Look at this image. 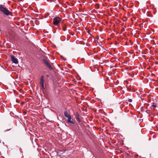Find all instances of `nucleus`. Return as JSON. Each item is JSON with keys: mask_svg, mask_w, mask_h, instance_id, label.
Masks as SVG:
<instances>
[{"mask_svg": "<svg viewBox=\"0 0 158 158\" xmlns=\"http://www.w3.org/2000/svg\"><path fill=\"white\" fill-rule=\"evenodd\" d=\"M0 11L6 15L12 16V13L10 12L7 8L4 7L2 5L0 4Z\"/></svg>", "mask_w": 158, "mask_h": 158, "instance_id": "nucleus-1", "label": "nucleus"}, {"mask_svg": "<svg viewBox=\"0 0 158 158\" xmlns=\"http://www.w3.org/2000/svg\"><path fill=\"white\" fill-rule=\"evenodd\" d=\"M61 20V19L59 17L54 18L53 20V23L55 25L58 26Z\"/></svg>", "mask_w": 158, "mask_h": 158, "instance_id": "nucleus-2", "label": "nucleus"}, {"mask_svg": "<svg viewBox=\"0 0 158 158\" xmlns=\"http://www.w3.org/2000/svg\"><path fill=\"white\" fill-rule=\"evenodd\" d=\"M43 61L44 63L45 64L46 66L49 68L51 69H52V68L50 64L48 63L47 60L45 59H43Z\"/></svg>", "mask_w": 158, "mask_h": 158, "instance_id": "nucleus-3", "label": "nucleus"}, {"mask_svg": "<svg viewBox=\"0 0 158 158\" xmlns=\"http://www.w3.org/2000/svg\"><path fill=\"white\" fill-rule=\"evenodd\" d=\"M40 84L43 89L44 88V80L43 76H42L40 78Z\"/></svg>", "mask_w": 158, "mask_h": 158, "instance_id": "nucleus-4", "label": "nucleus"}, {"mask_svg": "<svg viewBox=\"0 0 158 158\" xmlns=\"http://www.w3.org/2000/svg\"><path fill=\"white\" fill-rule=\"evenodd\" d=\"M11 59L12 62L15 63L17 64L18 63V60L17 58H16L15 57L13 56H11Z\"/></svg>", "mask_w": 158, "mask_h": 158, "instance_id": "nucleus-5", "label": "nucleus"}, {"mask_svg": "<svg viewBox=\"0 0 158 158\" xmlns=\"http://www.w3.org/2000/svg\"><path fill=\"white\" fill-rule=\"evenodd\" d=\"M71 116L69 117L68 118V119H67V122L68 123H71L72 124H74L75 123V122L74 121H73V120H71Z\"/></svg>", "mask_w": 158, "mask_h": 158, "instance_id": "nucleus-6", "label": "nucleus"}, {"mask_svg": "<svg viewBox=\"0 0 158 158\" xmlns=\"http://www.w3.org/2000/svg\"><path fill=\"white\" fill-rule=\"evenodd\" d=\"M79 117V115L78 114H77L76 115V119L77 121L80 122L81 120Z\"/></svg>", "mask_w": 158, "mask_h": 158, "instance_id": "nucleus-7", "label": "nucleus"}, {"mask_svg": "<svg viewBox=\"0 0 158 158\" xmlns=\"http://www.w3.org/2000/svg\"><path fill=\"white\" fill-rule=\"evenodd\" d=\"M64 116L67 118H68L69 117H70V116H71L69 114H68V113L67 111L64 112Z\"/></svg>", "mask_w": 158, "mask_h": 158, "instance_id": "nucleus-8", "label": "nucleus"}, {"mask_svg": "<svg viewBox=\"0 0 158 158\" xmlns=\"http://www.w3.org/2000/svg\"><path fill=\"white\" fill-rule=\"evenodd\" d=\"M156 105L155 103H153L152 105L151 106L152 107H156Z\"/></svg>", "mask_w": 158, "mask_h": 158, "instance_id": "nucleus-9", "label": "nucleus"}, {"mask_svg": "<svg viewBox=\"0 0 158 158\" xmlns=\"http://www.w3.org/2000/svg\"><path fill=\"white\" fill-rule=\"evenodd\" d=\"M148 114H149V110H146L145 111Z\"/></svg>", "mask_w": 158, "mask_h": 158, "instance_id": "nucleus-10", "label": "nucleus"}, {"mask_svg": "<svg viewBox=\"0 0 158 158\" xmlns=\"http://www.w3.org/2000/svg\"><path fill=\"white\" fill-rule=\"evenodd\" d=\"M128 101H129V102H132V100H131V99H129L128 100Z\"/></svg>", "mask_w": 158, "mask_h": 158, "instance_id": "nucleus-11", "label": "nucleus"}, {"mask_svg": "<svg viewBox=\"0 0 158 158\" xmlns=\"http://www.w3.org/2000/svg\"><path fill=\"white\" fill-rule=\"evenodd\" d=\"M141 110L142 111H144V109L143 108H141Z\"/></svg>", "mask_w": 158, "mask_h": 158, "instance_id": "nucleus-12", "label": "nucleus"}, {"mask_svg": "<svg viewBox=\"0 0 158 158\" xmlns=\"http://www.w3.org/2000/svg\"><path fill=\"white\" fill-rule=\"evenodd\" d=\"M63 30L64 31H65V29H64Z\"/></svg>", "mask_w": 158, "mask_h": 158, "instance_id": "nucleus-13", "label": "nucleus"}, {"mask_svg": "<svg viewBox=\"0 0 158 158\" xmlns=\"http://www.w3.org/2000/svg\"><path fill=\"white\" fill-rule=\"evenodd\" d=\"M83 60H84V59H81V60H82V61Z\"/></svg>", "mask_w": 158, "mask_h": 158, "instance_id": "nucleus-14", "label": "nucleus"}]
</instances>
